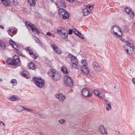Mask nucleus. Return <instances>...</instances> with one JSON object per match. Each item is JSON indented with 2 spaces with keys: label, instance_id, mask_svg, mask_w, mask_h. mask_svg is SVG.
Segmentation results:
<instances>
[{
  "label": "nucleus",
  "instance_id": "f257e3e1",
  "mask_svg": "<svg viewBox=\"0 0 135 135\" xmlns=\"http://www.w3.org/2000/svg\"><path fill=\"white\" fill-rule=\"evenodd\" d=\"M111 32L116 37H121L122 35L121 29L118 26H114L111 29Z\"/></svg>",
  "mask_w": 135,
  "mask_h": 135
},
{
  "label": "nucleus",
  "instance_id": "f03ea898",
  "mask_svg": "<svg viewBox=\"0 0 135 135\" xmlns=\"http://www.w3.org/2000/svg\"><path fill=\"white\" fill-rule=\"evenodd\" d=\"M68 57L73 63L72 66L73 68L75 69H78L79 68L78 65V61L76 57L71 54H69Z\"/></svg>",
  "mask_w": 135,
  "mask_h": 135
},
{
  "label": "nucleus",
  "instance_id": "7ed1b4c3",
  "mask_svg": "<svg viewBox=\"0 0 135 135\" xmlns=\"http://www.w3.org/2000/svg\"><path fill=\"white\" fill-rule=\"evenodd\" d=\"M33 79L35 84L39 88H41L44 86L45 82L41 78H38L36 77H34Z\"/></svg>",
  "mask_w": 135,
  "mask_h": 135
},
{
  "label": "nucleus",
  "instance_id": "20e7f679",
  "mask_svg": "<svg viewBox=\"0 0 135 135\" xmlns=\"http://www.w3.org/2000/svg\"><path fill=\"white\" fill-rule=\"evenodd\" d=\"M126 45L124 47V49L126 50L127 53L129 54H133L134 53V50L133 48L131 46H133L130 43L126 42Z\"/></svg>",
  "mask_w": 135,
  "mask_h": 135
},
{
  "label": "nucleus",
  "instance_id": "39448f33",
  "mask_svg": "<svg viewBox=\"0 0 135 135\" xmlns=\"http://www.w3.org/2000/svg\"><path fill=\"white\" fill-rule=\"evenodd\" d=\"M25 24L27 28L30 29L31 28L32 32H35V34L36 33L37 34H38L40 33L39 30L34 25H31L30 22L28 21L25 22Z\"/></svg>",
  "mask_w": 135,
  "mask_h": 135
},
{
  "label": "nucleus",
  "instance_id": "423d86ee",
  "mask_svg": "<svg viewBox=\"0 0 135 135\" xmlns=\"http://www.w3.org/2000/svg\"><path fill=\"white\" fill-rule=\"evenodd\" d=\"M65 84L68 87H71L73 86V81L71 78L68 75H65L64 78Z\"/></svg>",
  "mask_w": 135,
  "mask_h": 135
},
{
  "label": "nucleus",
  "instance_id": "0eeeda50",
  "mask_svg": "<svg viewBox=\"0 0 135 135\" xmlns=\"http://www.w3.org/2000/svg\"><path fill=\"white\" fill-rule=\"evenodd\" d=\"M82 95L86 97H91L92 93L90 92V91L88 89L86 88L83 89L82 91Z\"/></svg>",
  "mask_w": 135,
  "mask_h": 135
},
{
  "label": "nucleus",
  "instance_id": "6e6552de",
  "mask_svg": "<svg viewBox=\"0 0 135 135\" xmlns=\"http://www.w3.org/2000/svg\"><path fill=\"white\" fill-rule=\"evenodd\" d=\"M21 62L18 57L16 55H15L13 57V64L12 65L19 66Z\"/></svg>",
  "mask_w": 135,
  "mask_h": 135
},
{
  "label": "nucleus",
  "instance_id": "1a4fd4ad",
  "mask_svg": "<svg viewBox=\"0 0 135 135\" xmlns=\"http://www.w3.org/2000/svg\"><path fill=\"white\" fill-rule=\"evenodd\" d=\"M50 44L52 49L56 52L58 54H61V50L58 48L57 46L54 43L52 42H51Z\"/></svg>",
  "mask_w": 135,
  "mask_h": 135
},
{
  "label": "nucleus",
  "instance_id": "9d476101",
  "mask_svg": "<svg viewBox=\"0 0 135 135\" xmlns=\"http://www.w3.org/2000/svg\"><path fill=\"white\" fill-rule=\"evenodd\" d=\"M26 50L27 52L28 51L30 55L34 59H36L38 57L36 53L33 52L32 49H31L29 47H26Z\"/></svg>",
  "mask_w": 135,
  "mask_h": 135
},
{
  "label": "nucleus",
  "instance_id": "9b49d317",
  "mask_svg": "<svg viewBox=\"0 0 135 135\" xmlns=\"http://www.w3.org/2000/svg\"><path fill=\"white\" fill-rule=\"evenodd\" d=\"M57 7L58 8L60 7H66L65 4L64 2L62 0H57L56 3Z\"/></svg>",
  "mask_w": 135,
  "mask_h": 135
},
{
  "label": "nucleus",
  "instance_id": "f8f14e48",
  "mask_svg": "<svg viewBox=\"0 0 135 135\" xmlns=\"http://www.w3.org/2000/svg\"><path fill=\"white\" fill-rule=\"evenodd\" d=\"M92 65L93 68L95 70L99 72L101 71V68L97 63L94 62H93Z\"/></svg>",
  "mask_w": 135,
  "mask_h": 135
},
{
  "label": "nucleus",
  "instance_id": "ddd939ff",
  "mask_svg": "<svg viewBox=\"0 0 135 135\" xmlns=\"http://www.w3.org/2000/svg\"><path fill=\"white\" fill-rule=\"evenodd\" d=\"M125 10L129 16L131 17L133 16L134 13L131 10L130 8L128 7H126L125 8Z\"/></svg>",
  "mask_w": 135,
  "mask_h": 135
},
{
  "label": "nucleus",
  "instance_id": "4468645a",
  "mask_svg": "<svg viewBox=\"0 0 135 135\" xmlns=\"http://www.w3.org/2000/svg\"><path fill=\"white\" fill-rule=\"evenodd\" d=\"M81 71L85 75H87L89 73V71L88 68L86 66H83L81 69Z\"/></svg>",
  "mask_w": 135,
  "mask_h": 135
},
{
  "label": "nucleus",
  "instance_id": "2eb2a0df",
  "mask_svg": "<svg viewBox=\"0 0 135 135\" xmlns=\"http://www.w3.org/2000/svg\"><path fill=\"white\" fill-rule=\"evenodd\" d=\"M56 97L61 102L63 101L66 98V97L64 95L60 94L56 95Z\"/></svg>",
  "mask_w": 135,
  "mask_h": 135
},
{
  "label": "nucleus",
  "instance_id": "dca6fc26",
  "mask_svg": "<svg viewBox=\"0 0 135 135\" xmlns=\"http://www.w3.org/2000/svg\"><path fill=\"white\" fill-rule=\"evenodd\" d=\"M55 81H57L59 80L60 78V75L57 72L55 73L51 77Z\"/></svg>",
  "mask_w": 135,
  "mask_h": 135
},
{
  "label": "nucleus",
  "instance_id": "f3484780",
  "mask_svg": "<svg viewBox=\"0 0 135 135\" xmlns=\"http://www.w3.org/2000/svg\"><path fill=\"white\" fill-rule=\"evenodd\" d=\"M8 32L9 34L12 36L16 33L17 31L15 29H9Z\"/></svg>",
  "mask_w": 135,
  "mask_h": 135
},
{
  "label": "nucleus",
  "instance_id": "a211bd4d",
  "mask_svg": "<svg viewBox=\"0 0 135 135\" xmlns=\"http://www.w3.org/2000/svg\"><path fill=\"white\" fill-rule=\"evenodd\" d=\"M83 11L84 16L88 15V14L91 12V11L88 10L87 7H84L83 9Z\"/></svg>",
  "mask_w": 135,
  "mask_h": 135
},
{
  "label": "nucleus",
  "instance_id": "6ab92c4d",
  "mask_svg": "<svg viewBox=\"0 0 135 135\" xmlns=\"http://www.w3.org/2000/svg\"><path fill=\"white\" fill-rule=\"evenodd\" d=\"M57 71H56L55 69H50L48 72L49 75L51 76H52L55 73L57 72Z\"/></svg>",
  "mask_w": 135,
  "mask_h": 135
},
{
  "label": "nucleus",
  "instance_id": "aec40b11",
  "mask_svg": "<svg viewBox=\"0 0 135 135\" xmlns=\"http://www.w3.org/2000/svg\"><path fill=\"white\" fill-rule=\"evenodd\" d=\"M99 130L102 134H107V133L105 132V131L104 127L102 126H100L99 128Z\"/></svg>",
  "mask_w": 135,
  "mask_h": 135
},
{
  "label": "nucleus",
  "instance_id": "412c9836",
  "mask_svg": "<svg viewBox=\"0 0 135 135\" xmlns=\"http://www.w3.org/2000/svg\"><path fill=\"white\" fill-rule=\"evenodd\" d=\"M22 75L26 78H28L30 77V74L26 70H24L22 72Z\"/></svg>",
  "mask_w": 135,
  "mask_h": 135
},
{
  "label": "nucleus",
  "instance_id": "4be33fe9",
  "mask_svg": "<svg viewBox=\"0 0 135 135\" xmlns=\"http://www.w3.org/2000/svg\"><path fill=\"white\" fill-rule=\"evenodd\" d=\"M23 110H27V111L33 113L34 114L37 113V112L35 110H33L32 109H30V108H27L26 107L24 108L23 107Z\"/></svg>",
  "mask_w": 135,
  "mask_h": 135
},
{
  "label": "nucleus",
  "instance_id": "5701e85b",
  "mask_svg": "<svg viewBox=\"0 0 135 135\" xmlns=\"http://www.w3.org/2000/svg\"><path fill=\"white\" fill-rule=\"evenodd\" d=\"M0 47L2 50H4L6 48V45L2 41L0 40Z\"/></svg>",
  "mask_w": 135,
  "mask_h": 135
},
{
  "label": "nucleus",
  "instance_id": "b1692460",
  "mask_svg": "<svg viewBox=\"0 0 135 135\" xmlns=\"http://www.w3.org/2000/svg\"><path fill=\"white\" fill-rule=\"evenodd\" d=\"M28 2L31 6H34L35 5V0H28Z\"/></svg>",
  "mask_w": 135,
  "mask_h": 135
},
{
  "label": "nucleus",
  "instance_id": "393cba45",
  "mask_svg": "<svg viewBox=\"0 0 135 135\" xmlns=\"http://www.w3.org/2000/svg\"><path fill=\"white\" fill-rule=\"evenodd\" d=\"M10 2L12 3L13 5L14 6H17L18 4L19 3L17 0H9Z\"/></svg>",
  "mask_w": 135,
  "mask_h": 135
},
{
  "label": "nucleus",
  "instance_id": "a878e982",
  "mask_svg": "<svg viewBox=\"0 0 135 135\" xmlns=\"http://www.w3.org/2000/svg\"><path fill=\"white\" fill-rule=\"evenodd\" d=\"M69 17V13L67 12L63 15L62 16V18L63 19H65L68 18Z\"/></svg>",
  "mask_w": 135,
  "mask_h": 135
},
{
  "label": "nucleus",
  "instance_id": "bb28decb",
  "mask_svg": "<svg viewBox=\"0 0 135 135\" xmlns=\"http://www.w3.org/2000/svg\"><path fill=\"white\" fill-rule=\"evenodd\" d=\"M104 101L105 102L106 104L108 106V107L110 109H111L112 108L110 105V102L108 100L106 99H105L104 100Z\"/></svg>",
  "mask_w": 135,
  "mask_h": 135
},
{
  "label": "nucleus",
  "instance_id": "cd10ccee",
  "mask_svg": "<svg viewBox=\"0 0 135 135\" xmlns=\"http://www.w3.org/2000/svg\"><path fill=\"white\" fill-rule=\"evenodd\" d=\"M9 99H11L12 101H18L19 100V99L16 98L15 96L13 95L9 98Z\"/></svg>",
  "mask_w": 135,
  "mask_h": 135
},
{
  "label": "nucleus",
  "instance_id": "c85d7f7f",
  "mask_svg": "<svg viewBox=\"0 0 135 135\" xmlns=\"http://www.w3.org/2000/svg\"><path fill=\"white\" fill-rule=\"evenodd\" d=\"M61 70L65 74H66L68 73L67 69L65 66H63L62 67Z\"/></svg>",
  "mask_w": 135,
  "mask_h": 135
},
{
  "label": "nucleus",
  "instance_id": "c756f323",
  "mask_svg": "<svg viewBox=\"0 0 135 135\" xmlns=\"http://www.w3.org/2000/svg\"><path fill=\"white\" fill-rule=\"evenodd\" d=\"M3 4L7 7H8L10 6L8 4V2L7 0H1Z\"/></svg>",
  "mask_w": 135,
  "mask_h": 135
},
{
  "label": "nucleus",
  "instance_id": "7c9ffc66",
  "mask_svg": "<svg viewBox=\"0 0 135 135\" xmlns=\"http://www.w3.org/2000/svg\"><path fill=\"white\" fill-rule=\"evenodd\" d=\"M28 67L29 68L32 69H33L35 68L34 67V64L32 62H30L29 64Z\"/></svg>",
  "mask_w": 135,
  "mask_h": 135
},
{
  "label": "nucleus",
  "instance_id": "2f4dec72",
  "mask_svg": "<svg viewBox=\"0 0 135 135\" xmlns=\"http://www.w3.org/2000/svg\"><path fill=\"white\" fill-rule=\"evenodd\" d=\"M13 60H12L11 59H8L7 61V64L11 65H12L13 64Z\"/></svg>",
  "mask_w": 135,
  "mask_h": 135
},
{
  "label": "nucleus",
  "instance_id": "473e14b6",
  "mask_svg": "<svg viewBox=\"0 0 135 135\" xmlns=\"http://www.w3.org/2000/svg\"><path fill=\"white\" fill-rule=\"evenodd\" d=\"M81 63L83 65V66H86L87 64V63L86 62V61L85 60H82L81 61Z\"/></svg>",
  "mask_w": 135,
  "mask_h": 135
},
{
  "label": "nucleus",
  "instance_id": "72a5a7b5",
  "mask_svg": "<svg viewBox=\"0 0 135 135\" xmlns=\"http://www.w3.org/2000/svg\"><path fill=\"white\" fill-rule=\"evenodd\" d=\"M62 31L60 27H59L57 28V34L60 35H61L62 33Z\"/></svg>",
  "mask_w": 135,
  "mask_h": 135
},
{
  "label": "nucleus",
  "instance_id": "f704fd0d",
  "mask_svg": "<svg viewBox=\"0 0 135 135\" xmlns=\"http://www.w3.org/2000/svg\"><path fill=\"white\" fill-rule=\"evenodd\" d=\"M61 35H62L64 36V37H63L64 38V39L65 38H66L68 36L67 31L66 32H62V33H61Z\"/></svg>",
  "mask_w": 135,
  "mask_h": 135
},
{
  "label": "nucleus",
  "instance_id": "c9c22d12",
  "mask_svg": "<svg viewBox=\"0 0 135 135\" xmlns=\"http://www.w3.org/2000/svg\"><path fill=\"white\" fill-rule=\"evenodd\" d=\"M11 83L13 86L17 84L16 80L15 79H13L11 81Z\"/></svg>",
  "mask_w": 135,
  "mask_h": 135
},
{
  "label": "nucleus",
  "instance_id": "e433bc0d",
  "mask_svg": "<svg viewBox=\"0 0 135 135\" xmlns=\"http://www.w3.org/2000/svg\"><path fill=\"white\" fill-rule=\"evenodd\" d=\"M98 97L99 98H104L105 94L102 93L101 92H100V93L99 94Z\"/></svg>",
  "mask_w": 135,
  "mask_h": 135
},
{
  "label": "nucleus",
  "instance_id": "4c0bfd02",
  "mask_svg": "<svg viewBox=\"0 0 135 135\" xmlns=\"http://www.w3.org/2000/svg\"><path fill=\"white\" fill-rule=\"evenodd\" d=\"M94 92L95 94L96 95H97L98 97L99 94L100 93V92L99 91L97 90H94Z\"/></svg>",
  "mask_w": 135,
  "mask_h": 135
},
{
  "label": "nucleus",
  "instance_id": "58836bf2",
  "mask_svg": "<svg viewBox=\"0 0 135 135\" xmlns=\"http://www.w3.org/2000/svg\"><path fill=\"white\" fill-rule=\"evenodd\" d=\"M35 40L36 42L38 44H40V45L42 46V44L41 42H40V40L38 38H36Z\"/></svg>",
  "mask_w": 135,
  "mask_h": 135
},
{
  "label": "nucleus",
  "instance_id": "ea45409f",
  "mask_svg": "<svg viewBox=\"0 0 135 135\" xmlns=\"http://www.w3.org/2000/svg\"><path fill=\"white\" fill-rule=\"evenodd\" d=\"M15 43L14 41L11 40L9 41V43L12 46H13L14 44H15Z\"/></svg>",
  "mask_w": 135,
  "mask_h": 135
},
{
  "label": "nucleus",
  "instance_id": "a19ab883",
  "mask_svg": "<svg viewBox=\"0 0 135 135\" xmlns=\"http://www.w3.org/2000/svg\"><path fill=\"white\" fill-rule=\"evenodd\" d=\"M64 11L65 12V11L62 8H60L58 10L59 14L61 13Z\"/></svg>",
  "mask_w": 135,
  "mask_h": 135
},
{
  "label": "nucleus",
  "instance_id": "79ce46f5",
  "mask_svg": "<svg viewBox=\"0 0 135 135\" xmlns=\"http://www.w3.org/2000/svg\"><path fill=\"white\" fill-rule=\"evenodd\" d=\"M59 122L61 124H63V123H64L65 120H64L63 119H62L61 120H59Z\"/></svg>",
  "mask_w": 135,
  "mask_h": 135
},
{
  "label": "nucleus",
  "instance_id": "37998d69",
  "mask_svg": "<svg viewBox=\"0 0 135 135\" xmlns=\"http://www.w3.org/2000/svg\"><path fill=\"white\" fill-rule=\"evenodd\" d=\"M78 36L82 39H83L84 38V36L80 33V34L78 35Z\"/></svg>",
  "mask_w": 135,
  "mask_h": 135
},
{
  "label": "nucleus",
  "instance_id": "c03bdc74",
  "mask_svg": "<svg viewBox=\"0 0 135 135\" xmlns=\"http://www.w3.org/2000/svg\"><path fill=\"white\" fill-rule=\"evenodd\" d=\"M37 114V115H38V116L37 117H38L40 118H42L43 117V116L42 115L40 114H38L37 113H37L35 114Z\"/></svg>",
  "mask_w": 135,
  "mask_h": 135
},
{
  "label": "nucleus",
  "instance_id": "a18cd8bd",
  "mask_svg": "<svg viewBox=\"0 0 135 135\" xmlns=\"http://www.w3.org/2000/svg\"><path fill=\"white\" fill-rule=\"evenodd\" d=\"M12 47L14 49H16V48L17 47V46L16 44V43H15V44H14L12 46Z\"/></svg>",
  "mask_w": 135,
  "mask_h": 135
},
{
  "label": "nucleus",
  "instance_id": "49530a36",
  "mask_svg": "<svg viewBox=\"0 0 135 135\" xmlns=\"http://www.w3.org/2000/svg\"><path fill=\"white\" fill-rule=\"evenodd\" d=\"M66 12H67L65 11V12H64V11L61 13L59 14L60 16H62L63 15L65 14V13H66Z\"/></svg>",
  "mask_w": 135,
  "mask_h": 135
},
{
  "label": "nucleus",
  "instance_id": "de8ad7c7",
  "mask_svg": "<svg viewBox=\"0 0 135 135\" xmlns=\"http://www.w3.org/2000/svg\"><path fill=\"white\" fill-rule=\"evenodd\" d=\"M73 32L72 29H70L69 31V34L70 35H71L72 34Z\"/></svg>",
  "mask_w": 135,
  "mask_h": 135
},
{
  "label": "nucleus",
  "instance_id": "09e8293b",
  "mask_svg": "<svg viewBox=\"0 0 135 135\" xmlns=\"http://www.w3.org/2000/svg\"><path fill=\"white\" fill-rule=\"evenodd\" d=\"M2 126H5L4 124L2 122L0 121V126L2 127Z\"/></svg>",
  "mask_w": 135,
  "mask_h": 135
},
{
  "label": "nucleus",
  "instance_id": "8fccbe9b",
  "mask_svg": "<svg viewBox=\"0 0 135 135\" xmlns=\"http://www.w3.org/2000/svg\"><path fill=\"white\" fill-rule=\"evenodd\" d=\"M80 33L79 31H77L75 32V34L77 36H78V35L80 34Z\"/></svg>",
  "mask_w": 135,
  "mask_h": 135
},
{
  "label": "nucleus",
  "instance_id": "3c124183",
  "mask_svg": "<svg viewBox=\"0 0 135 135\" xmlns=\"http://www.w3.org/2000/svg\"><path fill=\"white\" fill-rule=\"evenodd\" d=\"M47 35H48L49 36H50L51 35V32H48L47 33Z\"/></svg>",
  "mask_w": 135,
  "mask_h": 135
},
{
  "label": "nucleus",
  "instance_id": "603ef678",
  "mask_svg": "<svg viewBox=\"0 0 135 135\" xmlns=\"http://www.w3.org/2000/svg\"><path fill=\"white\" fill-rule=\"evenodd\" d=\"M92 6H86L85 7H87L88 9H89L90 8H91Z\"/></svg>",
  "mask_w": 135,
  "mask_h": 135
},
{
  "label": "nucleus",
  "instance_id": "864d4df0",
  "mask_svg": "<svg viewBox=\"0 0 135 135\" xmlns=\"http://www.w3.org/2000/svg\"><path fill=\"white\" fill-rule=\"evenodd\" d=\"M36 135H42V134L39 132H37L36 133Z\"/></svg>",
  "mask_w": 135,
  "mask_h": 135
},
{
  "label": "nucleus",
  "instance_id": "5fc2aeb1",
  "mask_svg": "<svg viewBox=\"0 0 135 135\" xmlns=\"http://www.w3.org/2000/svg\"><path fill=\"white\" fill-rule=\"evenodd\" d=\"M67 1H68L71 3L73 2L74 1V0H66Z\"/></svg>",
  "mask_w": 135,
  "mask_h": 135
},
{
  "label": "nucleus",
  "instance_id": "6e6d98bb",
  "mask_svg": "<svg viewBox=\"0 0 135 135\" xmlns=\"http://www.w3.org/2000/svg\"><path fill=\"white\" fill-rule=\"evenodd\" d=\"M132 81L133 83L135 84V78H133Z\"/></svg>",
  "mask_w": 135,
  "mask_h": 135
},
{
  "label": "nucleus",
  "instance_id": "4d7b16f0",
  "mask_svg": "<svg viewBox=\"0 0 135 135\" xmlns=\"http://www.w3.org/2000/svg\"><path fill=\"white\" fill-rule=\"evenodd\" d=\"M72 31L73 32H75L76 31H77V30L75 29H73Z\"/></svg>",
  "mask_w": 135,
  "mask_h": 135
},
{
  "label": "nucleus",
  "instance_id": "13d9d810",
  "mask_svg": "<svg viewBox=\"0 0 135 135\" xmlns=\"http://www.w3.org/2000/svg\"><path fill=\"white\" fill-rule=\"evenodd\" d=\"M106 110H107V111H109V108H108V107H106Z\"/></svg>",
  "mask_w": 135,
  "mask_h": 135
},
{
  "label": "nucleus",
  "instance_id": "bf43d9fd",
  "mask_svg": "<svg viewBox=\"0 0 135 135\" xmlns=\"http://www.w3.org/2000/svg\"><path fill=\"white\" fill-rule=\"evenodd\" d=\"M0 28H2V29H4V27L3 26H2L1 25H0Z\"/></svg>",
  "mask_w": 135,
  "mask_h": 135
},
{
  "label": "nucleus",
  "instance_id": "052dcab7",
  "mask_svg": "<svg viewBox=\"0 0 135 135\" xmlns=\"http://www.w3.org/2000/svg\"><path fill=\"white\" fill-rule=\"evenodd\" d=\"M22 107H21V106H19V107H18V108H21Z\"/></svg>",
  "mask_w": 135,
  "mask_h": 135
},
{
  "label": "nucleus",
  "instance_id": "680f3d73",
  "mask_svg": "<svg viewBox=\"0 0 135 135\" xmlns=\"http://www.w3.org/2000/svg\"><path fill=\"white\" fill-rule=\"evenodd\" d=\"M2 79H0V81L2 82Z\"/></svg>",
  "mask_w": 135,
  "mask_h": 135
},
{
  "label": "nucleus",
  "instance_id": "e2e57ef3",
  "mask_svg": "<svg viewBox=\"0 0 135 135\" xmlns=\"http://www.w3.org/2000/svg\"><path fill=\"white\" fill-rule=\"evenodd\" d=\"M22 109H21V110H20V111H22Z\"/></svg>",
  "mask_w": 135,
  "mask_h": 135
},
{
  "label": "nucleus",
  "instance_id": "0e129e2a",
  "mask_svg": "<svg viewBox=\"0 0 135 135\" xmlns=\"http://www.w3.org/2000/svg\"><path fill=\"white\" fill-rule=\"evenodd\" d=\"M118 133L119 134V132H118Z\"/></svg>",
  "mask_w": 135,
  "mask_h": 135
}]
</instances>
